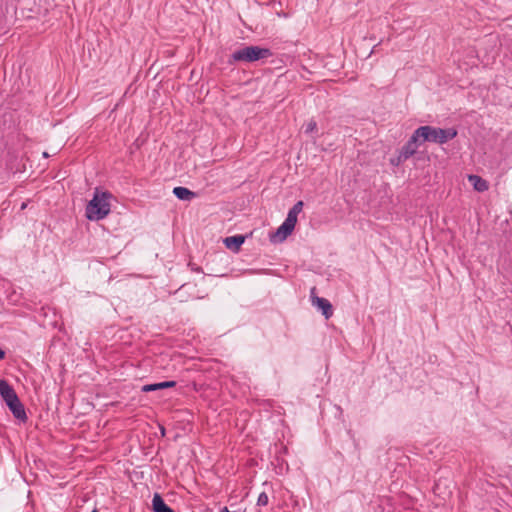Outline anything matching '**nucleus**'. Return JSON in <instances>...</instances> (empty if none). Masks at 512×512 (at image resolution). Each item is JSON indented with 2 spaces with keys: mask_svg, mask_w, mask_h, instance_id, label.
Listing matches in <instances>:
<instances>
[{
  "mask_svg": "<svg viewBox=\"0 0 512 512\" xmlns=\"http://www.w3.org/2000/svg\"><path fill=\"white\" fill-rule=\"evenodd\" d=\"M92 512H98L96 509H94Z\"/></svg>",
  "mask_w": 512,
  "mask_h": 512,
  "instance_id": "5701e85b",
  "label": "nucleus"
},
{
  "mask_svg": "<svg viewBox=\"0 0 512 512\" xmlns=\"http://www.w3.org/2000/svg\"><path fill=\"white\" fill-rule=\"evenodd\" d=\"M26 207H27V203H25V202H24V203H22V205H21V210H24Z\"/></svg>",
  "mask_w": 512,
  "mask_h": 512,
  "instance_id": "4be33fe9",
  "label": "nucleus"
},
{
  "mask_svg": "<svg viewBox=\"0 0 512 512\" xmlns=\"http://www.w3.org/2000/svg\"><path fill=\"white\" fill-rule=\"evenodd\" d=\"M16 393L13 387L4 379H0V396L3 400Z\"/></svg>",
  "mask_w": 512,
  "mask_h": 512,
  "instance_id": "4468645a",
  "label": "nucleus"
},
{
  "mask_svg": "<svg viewBox=\"0 0 512 512\" xmlns=\"http://www.w3.org/2000/svg\"><path fill=\"white\" fill-rule=\"evenodd\" d=\"M173 194L182 201H191L196 197V193L186 187L178 186L173 189Z\"/></svg>",
  "mask_w": 512,
  "mask_h": 512,
  "instance_id": "1a4fd4ad",
  "label": "nucleus"
},
{
  "mask_svg": "<svg viewBox=\"0 0 512 512\" xmlns=\"http://www.w3.org/2000/svg\"><path fill=\"white\" fill-rule=\"evenodd\" d=\"M5 351L0 347V361L3 360L5 358Z\"/></svg>",
  "mask_w": 512,
  "mask_h": 512,
  "instance_id": "6ab92c4d",
  "label": "nucleus"
},
{
  "mask_svg": "<svg viewBox=\"0 0 512 512\" xmlns=\"http://www.w3.org/2000/svg\"><path fill=\"white\" fill-rule=\"evenodd\" d=\"M469 181L473 184V187L478 192H484L488 189L487 181L477 175L469 176Z\"/></svg>",
  "mask_w": 512,
  "mask_h": 512,
  "instance_id": "f8f14e48",
  "label": "nucleus"
},
{
  "mask_svg": "<svg viewBox=\"0 0 512 512\" xmlns=\"http://www.w3.org/2000/svg\"><path fill=\"white\" fill-rule=\"evenodd\" d=\"M295 225L296 224L291 222V220L285 219L277 230L270 236L271 242H283L293 232Z\"/></svg>",
  "mask_w": 512,
  "mask_h": 512,
  "instance_id": "20e7f679",
  "label": "nucleus"
},
{
  "mask_svg": "<svg viewBox=\"0 0 512 512\" xmlns=\"http://www.w3.org/2000/svg\"><path fill=\"white\" fill-rule=\"evenodd\" d=\"M220 512H230L227 507H223Z\"/></svg>",
  "mask_w": 512,
  "mask_h": 512,
  "instance_id": "412c9836",
  "label": "nucleus"
},
{
  "mask_svg": "<svg viewBox=\"0 0 512 512\" xmlns=\"http://www.w3.org/2000/svg\"><path fill=\"white\" fill-rule=\"evenodd\" d=\"M269 502L268 495L265 492H262L259 494L257 499V505L258 506H266Z\"/></svg>",
  "mask_w": 512,
  "mask_h": 512,
  "instance_id": "2eb2a0df",
  "label": "nucleus"
},
{
  "mask_svg": "<svg viewBox=\"0 0 512 512\" xmlns=\"http://www.w3.org/2000/svg\"><path fill=\"white\" fill-rule=\"evenodd\" d=\"M415 131L421 141V144L424 142H431L442 145L457 136V130L453 127L444 129L425 125L418 127Z\"/></svg>",
  "mask_w": 512,
  "mask_h": 512,
  "instance_id": "f257e3e1",
  "label": "nucleus"
},
{
  "mask_svg": "<svg viewBox=\"0 0 512 512\" xmlns=\"http://www.w3.org/2000/svg\"><path fill=\"white\" fill-rule=\"evenodd\" d=\"M112 194L109 192H99L97 189L93 198L86 206V217L91 221L104 219L110 213V199Z\"/></svg>",
  "mask_w": 512,
  "mask_h": 512,
  "instance_id": "f03ea898",
  "label": "nucleus"
},
{
  "mask_svg": "<svg viewBox=\"0 0 512 512\" xmlns=\"http://www.w3.org/2000/svg\"><path fill=\"white\" fill-rule=\"evenodd\" d=\"M272 56V52L268 48L260 46H245L235 50L228 60L230 65L236 62L252 63Z\"/></svg>",
  "mask_w": 512,
  "mask_h": 512,
  "instance_id": "7ed1b4c3",
  "label": "nucleus"
},
{
  "mask_svg": "<svg viewBox=\"0 0 512 512\" xmlns=\"http://www.w3.org/2000/svg\"><path fill=\"white\" fill-rule=\"evenodd\" d=\"M152 507L154 512H175L169 507L160 494L155 493L152 499Z\"/></svg>",
  "mask_w": 512,
  "mask_h": 512,
  "instance_id": "6e6552de",
  "label": "nucleus"
},
{
  "mask_svg": "<svg viewBox=\"0 0 512 512\" xmlns=\"http://www.w3.org/2000/svg\"><path fill=\"white\" fill-rule=\"evenodd\" d=\"M191 269H192V271H195V272H202V269L200 267L191 266Z\"/></svg>",
  "mask_w": 512,
  "mask_h": 512,
  "instance_id": "aec40b11",
  "label": "nucleus"
},
{
  "mask_svg": "<svg viewBox=\"0 0 512 512\" xmlns=\"http://www.w3.org/2000/svg\"><path fill=\"white\" fill-rule=\"evenodd\" d=\"M176 386L175 381H164L159 383L147 384L142 387L143 392H151L156 390H162L167 388H172Z\"/></svg>",
  "mask_w": 512,
  "mask_h": 512,
  "instance_id": "9b49d317",
  "label": "nucleus"
},
{
  "mask_svg": "<svg viewBox=\"0 0 512 512\" xmlns=\"http://www.w3.org/2000/svg\"><path fill=\"white\" fill-rule=\"evenodd\" d=\"M407 159L402 158V155L399 153L397 157H393L390 159V163L393 166H399L403 162H405Z\"/></svg>",
  "mask_w": 512,
  "mask_h": 512,
  "instance_id": "f3484780",
  "label": "nucleus"
},
{
  "mask_svg": "<svg viewBox=\"0 0 512 512\" xmlns=\"http://www.w3.org/2000/svg\"><path fill=\"white\" fill-rule=\"evenodd\" d=\"M245 238L242 235H235L226 237L224 239V244L228 249L238 251L241 247V245L244 243Z\"/></svg>",
  "mask_w": 512,
  "mask_h": 512,
  "instance_id": "9d476101",
  "label": "nucleus"
},
{
  "mask_svg": "<svg viewBox=\"0 0 512 512\" xmlns=\"http://www.w3.org/2000/svg\"><path fill=\"white\" fill-rule=\"evenodd\" d=\"M18 398L17 394L16 393H13L12 395H10V397L6 398L4 401L6 403V405L12 403L14 400H16Z\"/></svg>",
  "mask_w": 512,
  "mask_h": 512,
  "instance_id": "a211bd4d",
  "label": "nucleus"
},
{
  "mask_svg": "<svg viewBox=\"0 0 512 512\" xmlns=\"http://www.w3.org/2000/svg\"><path fill=\"white\" fill-rule=\"evenodd\" d=\"M317 129V123L314 120L309 121L305 127V133H312Z\"/></svg>",
  "mask_w": 512,
  "mask_h": 512,
  "instance_id": "dca6fc26",
  "label": "nucleus"
},
{
  "mask_svg": "<svg viewBox=\"0 0 512 512\" xmlns=\"http://www.w3.org/2000/svg\"><path fill=\"white\" fill-rule=\"evenodd\" d=\"M420 144L421 141L416 135V131H414L409 140L400 149L399 153L402 155V158L408 160L417 152V148Z\"/></svg>",
  "mask_w": 512,
  "mask_h": 512,
  "instance_id": "39448f33",
  "label": "nucleus"
},
{
  "mask_svg": "<svg viewBox=\"0 0 512 512\" xmlns=\"http://www.w3.org/2000/svg\"><path fill=\"white\" fill-rule=\"evenodd\" d=\"M7 406L16 419H19L21 421L27 420L25 408H24L23 404L21 403L19 397L16 400H14L12 403L8 404Z\"/></svg>",
  "mask_w": 512,
  "mask_h": 512,
  "instance_id": "0eeeda50",
  "label": "nucleus"
},
{
  "mask_svg": "<svg viewBox=\"0 0 512 512\" xmlns=\"http://www.w3.org/2000/svg\"><path fill=\"white\" fill-rule=\"evenodd\" d=\"M312 303L322 311V314L326 319L333 315L332 305L327 299L321 297H312Z\"/></svg>",
  "mask_w": 512,
  "mask_h": 512,
  "instance_id": "423d86ee",
  "label": "nucleus"
},
{
  "mask_svg": "<svg viewBox=\"0 0 512 512\" xmlns=\"http://www.w3.org/2000/svg\"><path fill=\"white\" fill-rule=\"evenodd\" d=\"M303 201L296 202L293 207L289 210L286 219L291 220V222H297V216L303 209Z\"/></svg>",
  "mask_w": 512,
  "mask_h": 512,
  "instance_id": "ddd939ff",
  "label": "nucleus"
}]
</instances>
